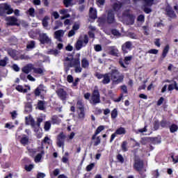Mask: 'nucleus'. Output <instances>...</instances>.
<instances>
[{"label":"nucleus","mask_w":178,"mask_h":178,"mask_svg":"<svg viewBox=\"0 0 178 178\" xmlns=\"http://www.w3.org/2000/svg\"><path fill=\"white\" fill-rule=\"evenodd\" d=\"M108 74L110 76L113 85L120 84L124 79V74L121 73L116 68L112 69Z\"/></svg>","instance_id":"obj_1"},{"label":"nucleus","mask_w":178,"mask_h":178,"mask_svg":"<svg viewBox=\"0 0 178 178\" xmlns=\"http://www.w3.org/2000/svg\"><path fill=\"white\" fill-rule=\"evenodd\" d=\"M40 97L42 100L44 99V95H41V89L40 87H37L33 93H28L26 95V100L28 102L31 101V102L35 100L37 97Z\"/></svg>","instance_id":"obj_2"},{"label":"nucleus","mask_w":178,"mask_h":178,"mask_svg":"<svg viewBox=\"0 0 178 178\" xmlns=\"http://www.w3.org/2000/svg\"><path fill=\"white\" fill-rule=\"evenodd\" d=\"M51 139L48 137L46 136L45 138H44V139L42 140L41 143V147H38V150H41V152L38 154L35 157V162H40V160L42 159V156L44 155L45 152L44 150V143H47L49 144V142H48V140H50Z\"/></svg>","instance_id":"obj_3"},{"label":"nucleus","mask_w":178,"mask_h":178,"mask_svg":"<svg viewBox=\"0 0 178 178\" xmlns=\"http://www.w3.org/2000/svg\"><path fill=\"white\" fill-rule=\"evenodd\" d=\"M12 13H13V9L10 5L7 3L0 4V16H3L6 14L11 15Z\"/></svg>","instance_id":"obj_4"},{"label":"nucleus","mask_w":178,"mask_h":178,"mask_svg":"<svg viewBox=\"0 0 178 178\" xmlns=\"http://www.w3.org/2000/svg\"><path fill=\"white\" fill-rule=\"evenodd\" d=\"M83 40H76L75 43V49L76 51H80L83 47H86V45L88 44L89 38L87 34L84 35Z\"/></svg>","instance_id":"obj_5"},{"label":"nucleus","mask_w":178,"mask_h":178,"mask_svg":"<svg viewBox=\"0 0 178 178\" xmlns=\"http://www.w3.org/2000/svg\"><path fill=\"white\" fill-rule=\"evenodd\" d=\"M101 102L100 94L98 89H95L92 92L90 103L93 105H97Z\"/></svg>","instance_id":"obj_6"},{"label":"nucleus","mask_w":178,"mask_h":178,"mask_svg":"<svg viewBox=\"0 0 178 178\" xmlns=\"http://www.w3.org/2000/svg\"><path fill=\"white\" fill-rule=\"evenodd\" d=\"M76 109L79 110L80 112L78 113L79 119H84L85 118V106L83 100L76 101Z\"/></svg>","instance_id":"obj_7"},{"label":"nucleus","mask_w":178,"mask_h":178,"mask_svg":"<svg viewBox=\"0 0 178 178\" xmlns=\"http://www.w3.org/2000/svg\"><path fill=\"white\" fill-rule=\"evenodd\" d=\"M56 93L57 94L58 97L60 100H61L63 104L66 103V101L68 98V94L65 89L60 88L56 91Z\"/></svg>","instance_id":"obj_8"},{"label":"nucleus","mask_w":178,"mask_h":178,"mask_svg":"<svg viewBox=\"0 0 178 178\" xmlns=\"http://www.w3.org/2000/svg\"><path fill=\"white\" fill-rule=\"evenodd\" d=\"M38 40L41 44H50L51 43V39L48 34L44 33H38Z\"/></svg>","instance_id":"obj_9"},{"label":"nucleus","mask_w":178,"mask_h":178,"mask_svg":"<svg viewBox=\"0 0 178 178\" xmlns=\"http://www.w3.org/2000/svg\"><path fill=\"white\" fill-rule=\"evenodd\" d=\"M134 168L138 172H140L143 169V161L140 159V156H134Z\"/></svg>","instance_id":"obj_10"},{"label":"nucleus","mask_w":178,"mask_h":178,"mask_svg":"<svg viewBox=\"0 0 178 178\" xmlns=\"http://www.w3.org/2000/svg\"><path fill=\"white\" fill-rule=\"evenodd\" d=\"M66 139V135L63 132H60L57 136L56 145L58 147H63L65 146V142Z\"/></svg>","instance_id":"obj_11"},{"label":"nucleus","mask_w":178,"mask_h":178,"mask_svg":"<svg viewBox=\"0 0 178 178\" xmlns=\"http://www.w3.org/2000/svg\"><path fill=\"white\" fill-rule=\"evenodd\" d=\"M132 49V42L127 41L122 45V51L124 54H128Z\"/></svg>","instance_id":"obj_12"},{"label":"nucleus","mask_w":178,"mask_h":178,"mask_svg":"<svg viewBox=\"0 0 178 178\" xmlns=\"http://www.w3.org/2000/svg\"><path fill=\"white\" fill-rule=\"evenodd\" d=\"M6 20H7L8 26H19V24L17 23L18 19H17V17L14 16H10L7 19H6Z\"/></svg>","instance_id":"obj_13"},{"label":"nucleus","mask_w":178,"mask_h":178,"mask_svg":"<svg viewBox=\"0 0 178 178\" xmlns=\"http://www.w3.org/2000/svg\"><path fill=\"white\" fill-rule=\"evenodd\" d=\"M75 56L71 62L68 63L70 67H74L80 65V54L76 53Z\"/></svg>","instance_id":"obj_14"},{"label":"nucleus","mask_w":178,"mask_h":178,"mask_svg":"<svg viewBox=\"0 0 178 178\" xmlns=\"http://www.w3.org/2000/svg\"><path fill=\"white\" fill-rule=\"evenodd\" d=\"M106 21L108 24L115 23V14L113 11H108Z\"/></svg>","instance_id":"obj_15"},{"label":"nucleus","mask_w":178,"mask_h":178,"mask_svg":"<svg viewBox=\"0 0 178 178\" xmlns=\"http://www.w3.org/2000/svg\"><path fill=\"white\" fill-rule=\"evenodd\" d=\"M65 35V32L62 30H58L54 32V38H56L59 42H63L62 37Z\"/></svg>","instance_id":"obj_16"},{"label":"nucleus","mask_w":178,"mask_h":178,"mask_svg":"<svg viewBox=\"0 0 178 178\" xmlns=\"http://www.w3.org/2000/svg\"><path fill=\"white\" fill-rule=\"evenodd\" d=\"M31 70H33V64H27L25 67L22 68V72L25 74H29Z\"/></svg>","instance_id":"obj_17"},{"label":"nucleus","mask_w":178,"mask_h":178,"mask_svg":"<svg viewBox=\"0 0 178 178\" xmlns=\"http://www.w3.org/2000/svg\"><path fill=\"white\" fill-rule=\"evenodd\" d=\"M89 17L90 19L93 20H95V19H97V10L94 9L92 7L90 8Z\"/></svg>","instance_id":"obj_18"},{"label":"nucleus","mask_w":178,"mask_h":178,"mask_svg":"<svg viewBox=\"0 0 178 178\" xmlns=\"http://www.w3.org/2000/svg\"><path fill=\"white\" fill-rule=\"evenodd\" d=\"M167 16L171 19H175L177 17V15H176L175 11L172 8L166 9L165 10Z\"/></svg>","instance_id":"obj_19"},{"label":"nucleus","mask_w":178,"mask_h":178,"mask_svg":"<svg viewBox=\"0 0 178 178\" xmlns=\"http://www.w3.org/2000/svg\"><path fill=\"white\" fill-rule=\"evenodd\" d=\"M102 79H103L102 81V83L104 84V85H106V84L110 83L111 77V76L109 75L108 73H106V74H104V76Z\"/></svg>","instance_id":"obj_20"},{"label":"nucleus","mask_w":178,"mask_h":178,"mask_svg":"<svg viewBox=\"0 0 178 178\" xmlns=\"http://www.w3.org/2000/svg\"><path fill=\"white\" fill-rule=\"evenodd\" d=\"M8 54L9 56H10L11 58H13L15 60H17V50H16V49H8Z\"/></svg>","instance_id":"obj_21"},{"label":"nucleus","mask_w":178,"mask_h":178,"mask_svg":"<svg viewBox=\"0 0 178 178\" xmlns=\"http://www.w3.org/2000/svg\"><path fill=\"white\" fill-rule=\"evenodd\" d=\"M175 89L178 91V83L176 81H173V83H171L168 86V91L171 92Z\"/></svg>","instance_id":"obj_22"},{"label":"nucleus","mask_w":178,"mask_h":178,"mask_svg":"<svg viewBox=\"0 0 178 178\" xmlns=\"http://www.w3.org/2000/svg\"><path fill=\"white\" fill-rule=\"evenodd\" d=\"M31 125L32 127L35 128V131H38L40 127L41 123H37L35 124V122L33 118L30 119Z\"/></svg>","instance_id":"obj_23"},{"label":"nucleus","mask_w":178,"mask_h":178,"mask_svg":"<svg viewBox=\"0 0 178 178\" xmlns=\"http://www.w3.org/2000/svg\"><path fill=\"white\" fill-rule=\"evenodd\" d=\"M81 67L83 69H88L89 67V61L87 59V58H83L81 59Z\"/></svg>","instance_id":"obj_24"},{"label":"nucleus","mask_w":178,"mask_h":178,"mask_svg":"<svg viewBox=\"0 0 178 178\" xmlns=\"http://www.w3.org/2000/svg\"><path fill=\"white\" fill-rule=\"evenodd\" d=\"M170 50V46L169 44H166L165 48L163 49V51L161 54V58L164 59L167 56Z\"/></svg>","instance_id":"obj_25"},{"label":"nucleus","mask_w":178,"mask_h":178,"mask_svg":"<svg viewBox=\"0 0 178 178\" xmlns=\"http://www.w3.org/2000/svg\"><path fill=\"white\" fill-rule=\"evenodd\" d=\"M46 102L45 101H42V100H38V108L39 111H44L45 110V105Z\"/></svg>","instance_id":"obj_26"},{"label":"nucleus","mask_w":178,"mask_h":178,"mask_svg":"<svg viewBox=\"0 0 178 178\" xmlns=\"http://www.w3.org/2000/svg\"><path fill=\"white\" fill-rule=\"evenodd\" d=\"M19 142L22 145H24V146L28 145L29 142V138L28 136L24 135L23 137L21 138Z\"/></svg>","instance_id":"obj_27"},{"label":"nucleus","mask_w":178,"mask_h":178,"mask_svg":"<svg viewBox=\"0 0 178 178\" xmlns=\"http://www.w3.org/2000/svg\"><path fill=\"white\" fill-rule=\"evenodd\" d=\"M115 134H117L118 136L125 135L126 129H125V128L120 127V128L117 129V130L115 131Z\"/></svg>","instance_id":"obj_28"},{"label":"nucleus","mask_w":178,"mask_h":178,"mask_svg":"<svg viewBox=\"0 0 178 178\" xmlns=\"http://www.w3.org/2000/svg\"><path fill=\"white\" fill-rule=\"evenodd\" d=\"M150 142L153 145H159L161 143V138H151L150 137Z\"/></svg>","instance_id":"obj_29"},{"label":"nucleus","mask_w":178,"mask_h":178,"mask_svg":"<svg viewBox=\"0 0 178 178\" xmlns=\"http://www.w3.org/2000/svg\"><path fill=\"white\" fill-rule=\"evenodd\" d=\"M51 122L52 124H59L60 123V119L57 115H53Z\"/></svg>","instance_id":"obj_30"},{"label":"nucleus","mask_w":178,"mask_h":178,"mask_svg":"<svg viewBox=\"0 0 178 178\" xmlns=\"http://www.w3.org/2000/svg\"><path fill=\"white\" fill-rule=\"evenodd\" d=\"M122 7V3L121 2L114 3L113 5V9L114 11H118Z\"/></svg>","instance_id":"obj_31"},{"label":"nucleus","mask_w":178,"mask_h":178,"mask_svg":"<svg viewBox=\"0 0 178 178\" xmlns=\"http://www.w3.org/2000/svg\"><path fill=\"white\" fill-rule=\"evenodd\" d=\"M151 142L150 141V137H144L140 138V144H142V145H147V144L148 143Z\"/></svg>","instance_id":"obj_32"},{"label":"nucleus","mask_w":178,"mask_h":178,"mask_svg":"<svg viewBox=\"0 0 178 178\" xmlns=\"http://www.w3.org/2000/svg\"><path fill=\"white\" fill-rule=\"evenodd\" d=\"M33 73L36 74H42L44 73V69L41 67H35L33 68Z\"/></svg>","instance_id":"obj_33"},{"label":"nucleus","mask_w":178,"mask_h":178,"mask_svg":"<svg viewBox=\"0 0 178 178\" xmlns=\"http://www.w3.org/2000/svg\"><path fill=\"white\" fill-rule=\"evenodd\" d=\"M108 54L112 56H118V49H115V47H111Z\"/></svg>","instance_id":"obj_34"},{"label":"nucleus","mask_w":178,"mask_h":178,"mask_svg":"<svg viewBox=\"0 0 178 178\" xmlns=\"http://www.w3.org/2000/svg\"><path fill=\"white\" fill-rule=\"evenodd\" d=\"M49 19H50V17L49 16L46 15L45 17H44L42 21L43 27H48L49 26L48 20Z\"/></svg>","instance_id":"obj_35"},{"label":"nucleus","mask_w":178,"mask_h":178,"mask_svg":"<svg viewBox=\"0 0 178 178\" xmlns=\"http://www.w3.org/2000/svg\"><path fill=\"white\" fill-rule=\"evenodd\" d=\"M32 102H27L25 105V111L26 112H31L33 111V105Z\"/></svg>","instance_id":"obj_36"},{"label":"nucleus","mask_w":178,"mask_h":178,"mask_svg":"<svg viewBox=\"0 0 178 178\" xmlns=\"http://www.w3.org/2000/svg\"><path fill=\"white\" fill-rule=\"evenodd\" d=\"M170 124V122L168 121H166L165 120L163 119L161 122H160V126L162 128H165L168 127L169 125Z\"/></svg>","instance_id":"obj_37"},{"label":"nucleus","mask_w":178,"mask_h":178,"mask_svg":"<svg viewBox=\"0 0 178 178\" xmlns=\"http://www.w3.org/2000/svg\"><path fill=\"white\" fill-rule=\"evenodd\" d=\"M170 131L172 134L178 131V125L176 124H172V125L170 127Z\"/></svg>","instance_id":"obj_38"},{"label":"nucleus","mask_w":178,"mask_h":178,"mask_svg":"<svg viewBox=\"0 0 178 178\" xmlns=\"http://www.w3.org/2000/svg\"><path fill=\"white\" fill-rule=\"evenodd\" d=\"M51 127V124L49 121H47L45 124H44V131H49Z\"/></svg>","instance_id":"obj_39"},{"label":"nucleus","mask_w":178,"mask_h":178,"mask_svg":"<svg viewBox=\"0 0 178 178\" xmlns=\"http://www.w3.org/2000/svg\"><path fill=\"white\" fill-rule=\"evenodd\" d=\"M154 0H143L144 6H148V7H152V5L154 4Z\"/></svg>","instance_id":"obj_40"},{"label":"nucleus","mask_w":178,"mask_h":178,"mask_svg":"<svg viewBox=\"0 0 178 178\" xmlns=\"http://www.w3.org/2000/svg\"><path fill=\"white\" fill-rule=\"evenodd\" d=\"M24 169L26 172H30L33 169H34V164H29V165H26L24 166Z\"/></svg>","instance_id":"obj_41"},{"label":"nucleus","mask_w":178,"mask_h":178,"mask_svg":"<svg viewBox=\"0 0 178 178\" xmlns=\"http://www.w3.org/2000/svg\"><path fill=\"white\" fill-rule=\"evenodd\" d=\"M31 163V161L27 157H25L24 159L22 160V164L24 165V166L26 165H29Z\"/></svg>","instance_id":"obj_42"},{"label":"nucleus","mask_w":178,"mask_h":178,"mask_svg":"<svg viewBox=\"0 0 178 178\" xmlns=\"http://www.w3.org/2000/svg\"><path fill=\"white\" fill-rule=\"evenodd\" d=\"M121 148L123 152H127L128 151L127 142L123 141L121 145Z\"/></svg>","instance_id":"obj_43"},{"label":"nucleus","mask_w":178,"mask_h":178,"mask_svg":"<svg viewBox=\"0 0 178 178\" xmlns=\"http://www.w3.org/2000/svg\"><path fill=\"white\" fill-rule=\"evenodd\" d=\"M8 60V57L6 56L3 59L0 60V66L6 67L7 65V61Z\"/></svg>","instance_id":"obj_44"},{"label":"nucleus","mask_w":178,"mask_h":178,"mask_svg":"<svg viewBox=\"0 0 178 178\" xmlns=\"http://www.w3.org/2000/svg\"><path fill=\"white\" fill-rule=\"evenodd\" d=\"M73 0H63V3L64 4V6L65 8H68L70 7L71 6H72V2Z\"/></svg>","instance_id":"obj_45"},{"label":"nucleus","mask_w":178,"mask_h":178,"mask_svg":"<svg viewBox=\"0 0 178 178\" xmlns=\"http://www.w3.org/2000/svg\"><path fill=\"white\" fill-rule=\"evenodd\" d=\"M35 47V41L32 40L26 45V49H33Z\"/></svg>","instance_id":"obj_46"},{"label":"nucleus","mask_w":178,"mask_h":178,"mask_svg":"<svg viewBox=\"0 0 178 178\" xmlns=\"http://www.w3.org/2000/svg\"><path fill=\"white\" fill-rule=\"evenodd\" d=\"M118 117L117 108H113L111 111V119H115Z\"/></svg>","instance_id":"obj_47"},{"label":"nucleus","mask_w":178,"mask_h":178,"mask_svg":"<svg viewBox=\"0 0 178 178\" xmlns=\"http://www.w3.org/2000/svg\"><path fill=\"white\" fill-rule=\"evenodd\" d=\"M160 125H161L160 122L158 120H154V129L155 131L159 130Z\"/></svg>","instance_id":"obj_48"},{"label":"nucleus","mask_w":178,"mask_h":178,"mask_svg":"<svg viewBox=\"0 0 178 178\" xmlns=\"http://www.w3.org/2000/svg\"><path fill=\"white\" fill-rule=\"evenodd\" d=\"M105 129L104 126L103 125H100L99 127L97 128L96 131L95 133H96V134H99L101 131H103Z\"/></svg>","instance_id":"obj_49"},{"label":"nucleus","mask_w":178,"mask_h":178,"mask_svg":"<svg viewBox=\"0 0 178 178\" xmlns=\"http://www.w3.org/2000/svg\"><path fill=\"white\" fill-rule=\"evenodd\" d=\"M28 14H29V15L31 17H35V9L33 8H29V10H28Z\"/></svg>","instance_id":"obj_50"},{"label":"nucleus","mask_w":178,"mask_h":178,"mask_svg":"<svg viewBox=\"0 0 178 178\" xmlns=\"http://www.w3.org/2000/svg\"><path fill=\"white\" fill-rule=\"evenodd\" d=\"M95 168V163H92L90 165L86 166V171L87 172H91L92 170Z\"/></svg>","instance_id":"obj_51"},{"label":"nucleus","mask_w":178,"mask_h":178,"mask_svg":"<svg viewBox=\"0 0 178 178\" xmlns=\"http://www.w3.org/2000/svg\"><path fill=\"white\" fill-rule=\"evenodd\" d=\"M117 159L121 163H124V159L123 158V156L120 154H118L117 155Z\"/></svg>","instance_id":"obj_52"},{"label":"nucleus","mask_w":178,"mask_h":178,"mask_svg":"<svg viewBox=\"0 0 178 178\" xmlns=\"http://www.w3.org/2000/svg\"><path fill=\"white\" fill-rule=\"evenodd\" d=\"M132 59V56L124 57V63L125 65H129V61H131Z\"/></svg>","instance_id":"obj_53"},{"label":"nucleus","mask_w":178,"mask_h":178,"mask_svg":"<svg viewBox=\"0 0 178 178\" xmlns=\"http://www.w3.org/2000/svg\"><path fill=\"white\" fill-rule=\"evenodd\" d=\"M148 53L150 54L157 55L159 53V50L156 49H151L148 51Z\"/></svg>","instance_id":"obj_54"},{"label":"nucleus","mask_w":178,"mask_h":178,"mask_svg":"<svg viewBox=\"0 0 178 178\" xmlns=\"http://www.w3.org/2000/svg\"><path fill=\"white\" fill-rule=\"evenodd\" d=\"M95 76L97 79H102L103 77L104 76V74H101L99 72H96L95 74Z\"/></svg>","instance_id":"obj_55"},{"label":"nucleus","mask_w":178,"mask_h":178,"mask_svg":"<svg viewBox=\"0 0 178 178\" xmlns=\"http://www.w3.org/2000/svg\"><path fill=\"white\" fill-rule=\"evenodd\" d=\"M19 78L24 81H27V75L25 73H21Z\"/></svg>","instance_id":"obj_56"},{"label":"nucleus","mask_w":178,"mask_h":178,"mask_svg":"<svg viewBox=\"0 0 178 178\" xmlns=\"http://www.w3.org/2000/svg\"><path fill=\"white\" fill-rule=\"evenodd\" d=\"M111 33L114 36H119V35H120V33L117 29L111 30Z\"/></svg>","instance_id":"obj_57"},{"label":"nucleus","mask_w":178,"mask_h":178,"mask_svg":"<svg viewBox=\"0 0 178 178\" xmlns=\"http://www.w3.org/2000/svg\"><path fill=\"white\" fill-rule=\"evenodd\" d=\"M170 158L172 159L173 163H178V156L171 155Z\"/></svg>","instance_id":"obj_58"},{"label":"nucleus","mask_w":178,"mask_h":178,"mask_svg":"<svg viewBox=\"0 0 178 178\" xmlns=\"http://www.w3.org/2000/svg\"><path fill=\"white\" fill-rule=\"evenodd\" d=\"M95 51L97 52L102 51V47L100 44H96L95 46Z\"/></svg>","instance_id":"obj_59"},{"label":"nucleus","mask_w":178,"mask_h":178,"mask_svg":"<svg viewBox=\"0 0 178 178\" xmlns=\"http://www.w3.org/2000/svg\"><path fill=\"white\" fill-rule=\"evenodd\" d=\"M164 102V98L163 97H160L159 100L156 102V106H160L163 104Z\"/></svg>","instance_id":"obj_60"},{"label":"nucleus","mask_w":178,"mask_h":178,"mask_svg":"<svg viewBox=\"0 0 178 178\" xmlns=\"http://www.w3.org/2000/svg\"><path fill=\"white\" fill-rule=\"evenodd\" d=\"M153 175V178H157L159 177V172L158 170H155L153 173L152 174Z\"/></svg>","instance_id":"obj_61"},{"label":"nucleus","mask_w":178,"mask_h":178,"mask_svg":"<svg viewBox=\"0 0 178 178\" xmlns=\"http://www.w3.org/2000/svg\"><path fill=\"white\" fill-rule=\"evenodd\" d=\"M95 115H99L100 114L102 113V109H99L98 108H96L94 112Z\"/></svg>","instance_id":"obj_62"},{"label":"nucleus","mask_w":178,"mask_h":178,"mask_svg":"<svg viewBox=\"0 0 178 178\" xmlns=\"http://www.w3.org/2000/svg\"><path fill=\"white\" fill-rule=\"evenodd\" d=\"M67 81H68L69 83H72L74 81V78L72 75H68L67 76Z\"/></svg>","instance_id":"obj_63"},{"label":"nucleus","mask_w":178,"mask_h":178,"mask_svg":"<svg viewBox=\"0 0 178 178\" xmlns=\"http://www.w3.org/2000/svg\"><path fill=\"white\" fill-rule=\"evenodd\" d=\"M101 143V139L99 136H97L96 138V141L94 143V146H97Z\"/></svg>","instance_id":"obj_64"}]
</instances>
